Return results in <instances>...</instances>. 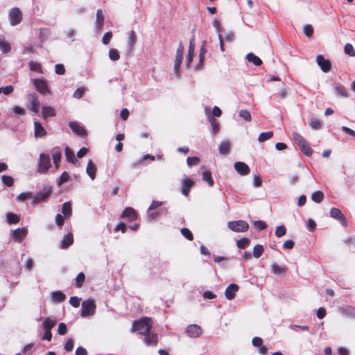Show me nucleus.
Returning a JSON list of instances; mask_svg holds the SVG:
<instances>
[{"mask_svg": "<svg viewBox=\"0 0 355 355\" xmlns=\"http://www.w3.org/2000/svg\"><path fill=\"white\" fill-rule=\"evenodd\" d=\"M286 233V228L284 225H279L278 227H277L276 228V230H275V236L277 237H282L283 236H284Z\"/></svg>", "mask_w": 355, "mask_h": 355, "instance_id": "nucleus-53", "label": "nucleus"}, {"mask_svg": "<svg viewBox=\"0 0 355 355\" xmlns=\"http://www.w3.org/2000/svg\"><path fill=\"white\" fill-rule=\"evenodd\" d=\"M96 304L94 301L91 299L85 300L82 303L81 316L87 317L94 314L96 311Z\"/></svg>", "mask_w": 355, "mask_h": 355, "instance_id": "nucleus-2", "label": "nucleus"}, {"mask_svg": "<svg viewBox=\"0 0 355 355\" xmlns=\"http://www.w3.org/2000/svg\"><path fill=\"white\" fill-rule=\"evenodd\" d=\"M144 342L147 346H156L158 343L157 335L155 333H148L144 335Z\"/></svg>", "mask_w": 355, "mask_h": 355, "instance_id": "nucleus-18", "label": "nucleus"}, {"mask_svg": "<svg viewBox=\"0 0 355 355\" xmlns=\"http://www.w3.org/2000/svg\"><path fill=\"white\" fill-rule=\"evenodd\" d=\"M105 17L101 9H98L96 12V19L95 21V26L97 32H100L103 27Z\"/></svg>", "mask_w": 355, "mask_h": 355, "instance_id": "nucleus-19", "label": "nucleus"}, {"mask_svg": "<svg viewBox=\"0 0 355 355\" xmlns=\"http://www.w3.org/2000/svg\"><path fill=\"white\" fill-rule=\"evenodd\" d=\"M194 41H195L194 36H193L192 38L190 40L188 54L187 55V59H186L187 64L188 67L189 66V64H191V62L193 60V55L194 50H195Z\"/></svg>", "mask_w": 355, "mask_h": 355, "instance_id": "nucleus-22", "label": "nucleus"}, {"mask_svg": "<svg viewBox=\"0 0 355 355\" xmlns=\"http://www.w3.org/2000/svg\"><path fill=\"white\" fill-rule=\"evenodd\" d=\"M80 299L78 298V297L73 296L70 297L69 303L72 306L75 308L78 307L80 306Z\"/></svg>", "mask_w": 355, "mask_h": 355, "instance_id": "nucleus-59", "label": "nucleus"}, {"mask_svg": "<svg viewBox=\"0 0 355 355\" xmlns=\"http://www.w3.org/2000/svg\"><path fill=\"white\" fill-rule=\"evenodd\" d=\"M264 251L263 246L259 244L256 245L253 248V257L258 259L259 258Z\"/></svg>", "mask_w": 355, "mask_h": 355, "instance_id": "nucleus-39", "label": "nucleus"}, {"mask_svg": "<svg viewBox=\"0 0 355 355\" xmlns=\"http://www.w3.org/2000/svg\"><path fill=\"white\" fill-rule=\"evenodd\" d=\"M33 83L36 90L41 94L46 95L50 94V89L45 80L35 78L33 80Z\"/></svg>", "mask_w": 355, "mask_h": 355, "instance_id": "nucleus-8", "label": "nucleus"}, {"mask_svg": "<svg viewBox=\"0 0 355 355\" xmlns=\"http://www.w3.org/2000/svg\"><path fill=\"white\" fill-rule=\"evenodd\" d=\"M300 148L302 152L308 157L311 156L313 154V150L307 141L301 145Z\"/></svg>", "mask_w": 355, "mask_h": 355, "instance_id": "nucleus-37", "label": "nucleus"}, {"mask_svg": "<svg viewBox=\"0 0 355 355\" xmlns=\"http://www.w3.org/2000/svg\"><path fill=\"white\" fill-rule=\"evenodd\" d=\"M230 143L229 141H223L218 146L219 153L222 155L227 154L230 150Z\"/></svg>", "mask_w": 355, "mask_h": 355, "instance_id": "nucleus-31", "label": "nucleus"}, {"mask_svg": "<svg viewBox=\"0 0 355 355\" xmlns=\"http://www.w3.org/2000/svg\"><path fill=\"white\" fill-rule=\"evenodd\" d=\"M271 271L275 275H285L287 272V268L286 266H280L274 263L271 265Z\"/></svg>", "mask_w": 355, "mask_h": 355, "instance_id": "nucleus-25", "label": "nucleus"}, {"mask_svg": "<svg viewBox=\"0 0 355 355\" xmlns=\"http://www.w3.org/2000/svg\"><path fill=\"white\" fill-rule=\"evenodd\" d=\"M250 62H252L256 66H260L262 64L261 60L252 53H250L246 56Z\"/></svg>", "mask_w": 355, "mask_h": 355, "instance_id": "nucleus-33", "label": "nucleus"}, {"mask_svg": "<svg viewBox=\"0 0 355 355\" xmlns=\"http://www.w3.org/2000/svg\"><path fill=\"white\" fill-rule=\"evenodd\" d=\"M250 241L248 238H242L237 241L236 245L240 249H245L249 246Z\"/></svg>", "mask_w": 355, "mask_h": 355, "instance_id": "nucleus-41", "label": "nucleus"}, {"mask_svg": "<svg viewBox=\"0 0 355 355\" xmlns=\"http://www.w3.org/2000/svg\"><path fill=\"white\" fill-rule=\"evenodd\" d=\"M65 156L69 162L75 164L77 162L73 151L68 146L65 148Z\"/></svg>", "mask_w": 355, "mask_h": 355, "instance_id": "nucleus-32", "label": "nucleus"}, {"mask_svg": "<svg viewBox=\"0 0 355 355\" xmlns=\"http://www.w3.org/2000/svg\"><path fill=\"white\" fill-rule=\"evenodd\" d=\"M344 51L347 55L351 57H355V50L351 44L347 43L345 44Z\"/></svg>", "mask_w": 355, "mask_h": 355, "instance_id": "nucleus-47", "label": "nucleus"}, {"mask_svg": "<svg viewBox=\"0 0 355 355\" xmlns=\"http://www.w3.org/2000/svg\"><path fill=\"white\" fill-rule=\"evenodd\" d=\"M311 199L313 202L320 203L324 199V193L320 191H315L311 195Z\"/></svg>", "mask_w": 355, "mask_h": 355, "instance_id": "nucleus-38", "label": "nucleus"}, {"mask_svg": "<svg viewBox=\"0 0 355 355\" xmlns=\"http://www.w3.org/2000/svg\"><path fill=\"white\" fill-rule=\"evenodd\" d=\"M1 180L6 187H10L14 184V179L10 175H3Z\"/></svg>", "mask_w": 355, "mask_h": 355, "instance_id": "nucleus-48", "label": "nucleus"}, {"mask_svg": "<svg viewBox=\"0 0 355 355\" xmlns=\"http://www.w3.org/2000/svg\"><path fill=\"white\" fill-rule=\"evenodd\" d=\"M42 116L43 119L55 116V111L51 106H43L42 110Z\"/></svg>", "mask_w": 355, "mask_h": 355, "instance_id": "nucleus-24", "label": "nucleus"}, {"mask_svg": "<svg viewBox=\"0 0 355 355\" xmlns=\"http://www.w3.org/2000/svg\"><path fill=\"white\" fill-rule=\"evenodd\" d=\"M184 50V47L182 42H180L176 51V55L174 61V71L177 76H180V67L182 62Z\"/></svg>", "mask_w": 355, "mask_h": 355, "instance_id": "nucleus-4", "label": "nucleus"}, {"mask_svg": "<svg viewBox=\"0 0 355 355\" xmlns=\"http://www.w3.org/2000/svg\"><path fill=\"white\" fill-rule=\"evenodd\" d=\"M194 184H195L194 181H193L190 178H187L182 180V189H181L182 193L185 196H188L189 193L190 192V190H191V187H193L194 186Z\"/></svg>", "mask_w": 355, "mask_h": 355, "instance_id": "nucleus-15", "label": "nucleus"}, {"mask_svg": "<svg viewBox=\"0 0 355 355\" xmlns=\"http://www.w3.org/2000/svg\"><path fill=\"white\" fill-rule=\"evenodd\" d=\"M293 139L295 140V143L298 145L300 147L301 145L304 144L306 141L305 139L299 133H293Z\"/></svg>", "mask_w": 355, "mask_h": 355, "instance_id": "nucleus-46", "label": "nucleus"}, {"mask_svg": "<svg viewBox=\"0 0 355 355\" xmlns=\"http://www.w3.org/2000/svg\"><path fill=\"white\" fill-rule=\"evenodd\" d=\"M336 91L337 94L341 96L346 97L347 96V92L343 85H337L336 87Z\"/></svg>", "mask_w": 355, "mask_h": 355, "instance_id": "nucleus-56", "label": "nucleus"}, {"mask_svg": "<svg viewBox=\"0 0 355 355\" xmlns=\"http://www.w3.org/2000/svg\"><path fill=\"white\" fill-rule=\"evenodd\" d=\"M234 166L236 172L241 175H247L250 173V167L243 162H235Z\"/></svg>", "mask_w": 355, "mask_h": 355, "instance_id": "nucleus-13", "label": "nucleus"}, {"mask_svg": "<svg viewBox=\"0 0 355 355\" xmlns=\"http://www.w3.org/2000/svg\"><path fill=\"white\" fill-rule=\"evenodd\" d=\"M55 323L56 321L55 320H52L49 318H46L43 322L44 330L51 331L55 326Z\"/></svg>", "mask_w": 355, "mask_h": 355, "instance_id": "nucleus-35", "label": "nucleus"}, {"mask_svg": "<svg viewBox=\"0 0 355 355\" xmlns=\"http://www.w3.org/2000/svg\"><path fill=\"white\" fill-rule=\"evenodd\" d=\"M273 136V132L272 131H268L266 132H262L259 135L258 137V140L259 142H264L266 140L270 139Z\"/></svg>", "mask_w": 355, "mask_h": 355, "instance_id": "nucleus-43", "label": "nucleus"}, {"mask_svg": "<svg viewBox=\"0 0 355 355\" xmlns=\"http://www.w3.org/2000/svg\"><path fill=\"white\" fill-rule=\"evenodd\" d=\"M202 179L205 182H207L209 187L214 186V180L211 176V173L209 171H205L202 173Z\"/></svg>", "mask_w": 355, "mask_h": 355, "instance_id": "nucleus-36", "label": "nucleus"}, {"mask_svg": "<svg viewBox=\"0 0 355 355\" xmlns=\"http://www.w3.org/2000/svg\"><path fill=\"white\" fill-rule=\"evenodd\" d=\"M27 99L28 102L31 103L30 110L35 113H38L40 103L36 94H28L27 95Z\"/></svg>", "mask_w": 355, "mask_h": 355, "instance_id": "nucleus-12", "label": "nucleus"}, {"mask_svg": "<svg viewBox=\"0 0 355 355\" xmlns=\"http://www.w3.org/2000/svg\"><path fill=\"white\" fill-rule=\"evenodd\" d=\"M153 327V320L148 317H144L134 321L131 330L141 335H146L150 332Z\"/></svg>", "mask_w": 355, "mask_h": 355, "instance_id": "nucleus-1", "label": "nucleus"}, {"mask_svg": "<svg viewBox=\"0 0 355 355\" xmlns=\"http://www.w3.org/2000/svg\"><path fill=\"white\" fill-rule=\"evenodd\" d=\"M263 339L260 337H254L252 340V345L256 347H259L263 345Z\"/></svg>", "mask_w": 355, "mask_h": 355, "instance_id": "nucleus-63", "label": "nucleus"}, {"mask_svg": "<svg viewBox=\"0 0 355 355\" xmlns=\"http://www.w3.org/2000/svg\"><path fill=\"white\" fill-rule=\"evenodd\" d=\"M52 191V188L50 186H44L42 191L38 192L33 198V202L40 203L43 201H46L51 193Z\"/></svg>", "mask_w": 355, "mask_h": 355, "instance_id": "nucleus-9", "label": "nucleus"}, {"mask_svg": "<svg viewBox=\"0 0 355 355\" xmlns=\"http://www.w3.org/2000/svg\"><path fill=\"white\" fill-rule=\"evenodd\" d=\"M228 227L236 232H244L249 228V225L244 220L230 221L227 223Z\"/></svg>", "mask_w": 355, "mask_h": 355, "instance_id": "nucleus-5", "label": "nucleus"}, {"mask_svg": "<svg viewBox=\"0 0 355 355\" xmlns=\"http://www.w3.org/2000/svg\"><path fill=\"white\" fill-rule=\"evenodd\" d=\"M67 325L63 322H60L58 325V333L60 335H64L67 333Z\"/></svg>", "mask_w": 355, "mask_h": 355, "instance_id": "nucleus-64", "label": "nucleus"}, {"mask_svg": "<svg viewBox=\"0 0 355 355\" xmlns=\"http://www.w3.org/2000/svg\"><path fill=\"white\" fill-rule=\"evenodd\" d=\"M9 19L12 26H16L21 23L23 15L19 8H12L9 12Z\"/></svg>", "mask_w": 355, "mask_h": 355, "instance_id": "nucleus-6", "label": "nucleus"}, {"mask_svg": "<svg viewBox=\"0 0 355 355\" xmlns=\"http://www.w3.org/2000/svg\"><path fill=\"white\" fill-rule=\"evenodd\" d=\"M52 300L55 303H61L66 299V295L61 291H54L51 293Z\"/></svg>", "mask_w": 355, "mask_h": 355, "instance_id": "nucleus-26", "label": "nucleus"}, {"mask_svg": "<svg viewBox=\"0 0 355 355\" xmlns=\"http://www.w3.org/2000/svg\"><path fill=\"white\" fill-rule=\"evenodd\" d=\"M28 64H29L30 69L31 71H36V72L41 73H42V65L40 63H39L37 62L31 61Z\"/></svg>", "mask_w": 355, "mask_h": 355, "instance_id": "nucleus-42", "label": "nucleus"}, {"mask_svg": "<svg viewBox=\"0 0 355 355\" xmlns=\"http://www.w3.org/2000/svg\"><path fill=\"white\" fill-rule=\"evenodd\" d=\"M136 40H137L136 33L134 31H131L129 33V36H128V45L131 49L135 46V44L136 43Z\"/></svg>", "mask_w": 355, "mask_h": 355, "instance_id": "nucleus-45", "label": "nucleus"}, {"mask_svg": "<svg viewBox=\"0 0 355 355\" xmlns=\"http://www.w3.org/2000/svg\"><path fill=\"white\" fill-rule=\"evenodd\" d=\"M309 125L314 130H319L322 127V123L318 119H312L309 122Z\"/></svg>", "mask_w": 355, "mask_h": 355, "instance_id": "nucleus-50", "label": "nucleus"}, {"mask_svg": "<svg viewBox=\"0 0 355 355\" xmlns=\"http://www.w3.org/2000/svg\"><path fill=\"white\" fill-rule=\"evenodd\" d=\"M200 159L198 157H188L187 159V163L190 167L198 165Z\"/></svg>", "mask_w": 355, "mask_h": 355, "instance_id": "nucleus-54", "label": "nucleus"}, {"mask_svg": "<svg viewBox=\"0 0 355 355\" xmlns=\"http://www.w3.org/2000/svg\"><path fill=\"white\" fill-rule=\"evenodd\" d=\"M254 227L257 230H263L267 227V225L265 222L262 220H257L254 223Z\"/></svg>", "mask_w": 355, "mask_h": 355, "instance_id": "nucleus-58", "label": "nucleus"}, {"mask_svg": "<svg viewBox=\"0 0 355 355\" xmlns=\"http://www.w3.org/2000/svg\"><path fill=\"white\" fill-rule=\"evenodd\" d=\"M55 72L59 75H63L65 73V68L62 64H57L55 66Z\"/></svg>", "mask_w": 355, "mask_h": 355, "instance_id": "nucleus-60", "label": "nucleus"}, {"mask_svg": "<svg viewBox=\"0 0 355 355\" xmlns=\"http://www.w3.org/2000/svg\"><path fill=\"white\" fill-rule=\"evenodd\" d=\"M73 243V236L72 233L66 234L62 240L60 248L62 249H67Z\"/></svg>", "mask_w": 355, "mask_h": 355, "instance_id": "nucleus-23", "label": "nucleus"}, {"mask_svg": "<svg viewBox=\"0 0 355 355\" xmlns=\"http://www.w3.org/2000/svg\"><path fill=\"white\" fill-rule=\"evenodd\" d=\"M52 151L53 163L55 164V167L58 168V163L60 162L62 157V152L59 147H54Z\"/></svg>", "mask_w": 355, "mask_h": 355, "instance_id": "nucleus-28", "label": "nucleus"}, {"mask_svg": "<svg viewBox=\"0 0 355 355\" xmlns=\"http://www.w3.org/2000/svg\"><path fill=\"white\" fill-rule=\"evenodd\" d=\"M69 180V175L66 171H64L61 174V175L60 177V179L58 181V184L61 185L63 183L67 182Z\"/></svg>", "mask_w": 355, "mask_h": 355, "instance_id": "nucleus-62", "label": "nucleus"}, {"mask_svg": "<svg viewBox=\"0 0 355 355\" xmlns=\"http://www.w3.org/2000/svg\"><path fill=\"white\" fill-rule=\"evenodd\" d=\"M209 121L211 125V131L213 135H216L220 130V124L214 117H210Z\"/></svg>", "mask_w": 355, "mask_h": 355, "instance_id": "nucleus-34", "label": "nucleus"}, {"mask_svg": "<svg viewBox=\"0 0 355 355\" xmlns=\"http://www.w3.org/2000/svg\"><path fill=\"white\" fill-rule=\"evenodd\" d=\"M12 234L15 241L20 242L26 237L27 230L26 228H17L12 231Z\"/></svg>", "mask_w": 355, "mask_h": 355, "instance_id": "nucleus-20", "label": "nucleus"}, {"mask_svg": "<svg viewBox=\"0 0 355 355\" xmlns=\"http://www.w3.org/2000/svg\"><path fill=\"white\" fill-rule=\"evenodd\" d=\"M76 286L77 288H81L85 280V275L83 272H80L76 277Z\"/></svg>", "mask_w": 355, "mask_h": 355, "instance_id": "nucleus-44", "label": "nucleus"}, {"mask_svg": "<svg viewBox=\"0 0 355 355\" xmlns=\"http://www.w3.org/2000/svg\"><path fill=\"white\" fill-rule=\"evenodd\" d=\"M51 166V159L49 155L41 153L38 162V172L44 173L47 172Z\"/></svg>", "mask_w": 355, "mask_h": 355, "instance_id": "nucleus-3", "label": "nucleus"}, {"mask_svg": "<svg viewBox=\"0 0 355 355\" xmlns=\"http://www.w3.org/2000/svg\"><path fill=\"white\" fill-rule=\"evenodd\" d=\"M181 234L189 241L193 240V236L192 232L187 227H183L180 230Z\"/></svg>", "mask_w": 355, "mask_h": 355, "instance_id": "nucleus-51", "label": "nucleus"}, {"mask_svg": "<svg viewBox=\"0 0 355 355\" xmlns=\"http://www.w3.org/2000/svg\"><path fill=\"white\" fill-rule=\"evenodd\" d=\"M87 173L92 180H94L96 177V167L92 160H89L87 166Z\"/></svg>", "mask_w": 355, "mask_h": 355, "instance_id": "nucleus-27", "label": "nucleus"}, {"mask_svg": "<svg viewBox=\"0 0 355 355\" xmlns=\"http://www.w3.org/2000/svg\"><path fill=\"white\" fill-rule=\"evenodd\" d=\"M13 91L14 88L12 85L0 87V94L3 93L5 95H9L12 93Z\"/></svg>", "mask_w": 355, "mask_h": 355, "instance_id": "nucleus-57", "label": "nucleus"}, {"mask_svg": "<svg viewBox=\"0 0 355 355\" xmlns=\"http://www.w3.org/2000/svg\"><path fill=\"white\" fill-rule=\"evenodd\" d=\"M188 336L191 338H198L202 334V328L198 324H190L189 325L185 331Z\"/></svg>", "mask_w": 355, "mask_h": 355, "instance_id": "nucleus-11", "label": "nucleus"}, {"mask_svg": "<svg viewBox=\"0 0 355 355\" xmlns=\"http://www.w3.org/2000/svg\"><path fill=\"white\" fill-rule=\"evenodd\" d=\"M7 220L9 224H17L19 222L20 218L18 215L14 213H8Z\"/></svg>", "mask_w": 355, "mask_h": 355, "instance_id": "nucleus-40", "label": "nucleus"}, {"mask_svg": "<svg viewBox=\"0 0 355 355\" xmlns=\"http://www.w3.org/2000/svg\"><path fill=\"white\" fill-rule=\"evenodd\" d=\"M112 37V33L111 31L107 32L103 37L102 42L104 44H108Z\"/></svg>", "mask_w": 355, "mask_h": 355, "instance_id": "nucleus-61", "label": "nucleus"}, {"mask_svg": "<svg viewBox=\"0 0 355 355\" xmlns=\"http://www.w3.org/2000/svg\"><path fill=\"white\" fill-rule=\"evenodd\" d=\"M109 58L110 60L113 61H116L119 60L120 55L119 51L115 49H111L109 51Z\"/></svg>", "mask_w": 355, "mask_h": 355, "instance_id": "nucleus-52", "label": "nucleus"}, {"mask_svg": "<svg viewBox=\"0 0 355 355\" xmlns=\"http://www.w3.org/2000/svg\"><path fill=\"white\" fill-rule=\"evenodd\" d=\"M330 216L338 220L343 227H347L348 226L347 218L340 209L332 207L330 210Z\"/></svg>", "mask_w": 355, "mask_h": 355, "instance_id": "nucleus-7", "label": "nucleus"}, {"mask_svg": "<svg viewBox=\"0 0 355 355\" xmlns=\"http://www.w3.org/2000/svg\"><path fill=\"white\" fill-rule=\"evenodd\" d=\"M239 115L240 117L243 118L245 121L249 122L252 120V116L250 112L247 110H240Z\"/></svg>", "mask_w": 355, "mask_h": 355, "instance_id": "nucleus-49", "label": "nucleus"}, {"mask_svg": "<svg viewBox=\"0 0 355 355\" xmlns=\"http://www.w3.org/2000/svg\"><path fill=\"white\" fill-rule=\"evenodd\" d=\"M316 62L323 72L327 73L331 71V61L329 59H325L322 55H318L316 56Z\"/></svg>", "mask_w": 355, "mask_h": 355, "instance_id": "nucleus-10", "label": "nucleus"}, {"mask_svg": "<svg viewBox=\"0 0 355 355\" xmlns=\"http://www.w3.org/2000/svg\"><path fill=\"white\" fill-rule=\"evenodd\" d=\"M239 287L236 284H230L225 289V295L227 300H232L235 297L236 293L239 291Z\"/></svg>", "mask_w": 355, "mask_h": 355, "instance_id": "nucleus-16", "label": "nucleus"}, {"mask_svg": "<svg viewBox=\"0 0 355 355\" xmlns=\"http://www.w3.org/2000/svg\"><path fill=\"white\" fill-rule=\"evenodd\" d=\"M62 212L65 218H69L72 214L71 204L70 202H64L62 205Z\"/></svg>", "mask_w": 355, "mask_h": 355, "instance_id": "nucleus-30", "label": "nucleus"}, {"mask_svg": "<svg viewBox=\"0 0 355 355\" xmlns=\"http://www.w3.org/2000/svg\"><path fill=\"white\" fill-rule=\"evenodd\" d=\"M0 49L3 53H7L11 50L10 43L6 40L3 35H0Z\"/></svg>", "mask_w": 355, "mask_h": 355, "instance_id": "nucleus-29", "label": "nucleus"}, {"mask_svg": "<svg viewBox=\"0 0 355 355\" xmlns=\"http://www.w3.org/2000/svg\"><path fill=\"white\" fill-rule=\"evenodd\" d=\"M34 132L35 137H43L47 134L46 130L38 121L34 122Z\"/></svg>", "mask_w": 355, "mask_h": 355, "instance_id": "nucleus-21", "label": "nucleus"}, {"mask_svg": "<svg viewBox=\"0 0 355 355\" xmlns=\"http://www.w3.org/2000/svg\"><path fill=\"white\" fill-rule=\"evenodd\" d=\"M69 127L72 131L80 137H85L87 135V131L84 127L80 125L78 122L73 121L69 123Z\"/></svg>", "mask_w": 355, "mask_h": 355, "instance_id": "nucleus-14", "label": "nucleus"}, {"mask_svg": "<svg viewBox=\"0 0 355 355\" xmlns=\"http://www.w3.org/2000/svg\"><path fill=\"white\" fill-rule=\"evenodd\" d=\"M121 217L128 218L129 221H134L137 218L136 211L132 207H126L122 212Z\"/></svg>", "mask_w": 355, "mask_h": 355, "instance_id": "nucleus-17", "label": "nucleus"}, {"mask_svg": "<svg viewBox=\"0 0 355 355\" xmlns=\"http://www.w3.org/2000/svg\"><path fill=\"white\" fill-rule=\"evenodd\" d=\"M303 31L306 36L310 37L313 35V28L311 25L307 24L304 26Z\"/></svg>", "mask_w": 355, "mask_h": 355, "instance_id": "nucleus-55", "label": "nucleus"}]
</instances>
